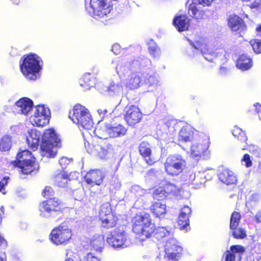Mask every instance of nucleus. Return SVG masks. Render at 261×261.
<instances>
[{"mask_svg":"<svg viewBox=\"0 0 261 261\" xmlns=\"http://www.w3.org/2000/svg\"><path fill=\"white\" fill-rule=\"evenodd\" d=\"M132 230L136 234L137 239L143 242L153 237L158 241L170 237L171 232L165 227H156L152 224L150 214L140 212L132 218Z\"/></svg>","mask_w":261,"mask_h":261,"instance_id":"f257e3e1","label":"nucleus"},{"mask_svg":"<svg viewBox=\"0 0 261 261\" xmlns=\"http://www.w3.org/2000/svg\"><path fill=\"white\" fill-rule=\"evenodd\" d=\"M43 61L35 53L24 55L20 59L19 68L23 75L28 80L35 81L42 68Z\"/></svg>","mask_w":261,"mask_h":261,"instance_id":"f03ea898","label":"nucleus"},{"mask_svg":"<svg viewBox=\"0 0 261 261\" xmlns=\"http://www.w3.org/2000/svg\"><path fill=\"white\" fill-rule=\"evenodd\" d=\"M61 142L54 128L44 130L41 137L40 153L42 156L53 158L57 154L58 149L61 148Z\"/></svg>","mask_w":261,"mask_h":261,"instance_id":"7ed1b4c3","label":"nucleus"},{"mask_svg":"<svg viewBox=\"0 0 261 261\" xmlns=\"http://www.w3.org/2000/svg\"><path fill=\"white\" fill-rule=\"evenodd\" d=\"M11 164L14 167L18 168L20 173L25 175L30 174L39 168L35 158L28 149L19 151L16 154V160Z\"/></svg>","mask_w":261,"mask_h":261,"instance_id":"20e7f679","label":"nucleus"},{"mask_svg":"<svg viewBox=\"0 0 261 261\" xmlns=\"http://www.w3.org/2000/svg\"><path fill=\"white\" fill-rule=\"evenodd\" d=\"M70 118L73 123L86 129H90L93 122L89 111L85 107L76 104L73 108Z\"/></svg>","mask_w":261,"mask_h":261,"instance_id":"39448f33","label":"nucleus"},{"mask_svg":"<svg viewBox=\"0 0 261 261\" xmlns=\"http://www.w3.org/2000/svg\"><path fill=\"white\" fill-rule=\"evenodd\" d=\"M72 237V230L64 223H62L51 230L49 239L56 246L66 245L69 243Z\"/></svg>","mask_w":261,"mask_h":261,"instance_id":"423d86ee","label":"nucleus"},{"mask_svg":"<svg viewBox=\"0 0 261 261\" xmlns=\"http://www.w3.org/2000/svg\"><path fill=\"white\" fill-rule=\"evenodd\" d=\"M85 147L89 153L95 154L101 159H105L114 151L113 142L107 138L95 144L88 142Z\"/></svg>","mask_w":261,"mask_h":261,"instance_id":"0eeeda50","label":"nucleus"},{"mask_svg":"<svg viewBox=\"0 0 261 261\" xmlns=\"http://www.w3.org/2000/svg\"><path fill=\"white\" fill-rule=\"evenodd\" d=\"M62 201L56 197L42 201L39 204L40 215L43 217H55L62 213Z\"/></svg>","mask_w":261,"mask_h":261,"instance_id":"6e6552de","label":"nucleus"},{"mask_svg":"<svg viewBox=\"0 0 261 261\" xmlns=\"http://www.w3.org/2000/svg\"><path fill=\"white\" fill-rule=\"evenodd\" d=\"M98 219L101 226L106 229L115 227L119 222V218L113 212L109 203H105L100 206Z\"/></svg>","mask_w":261,"mask_h":261,"instance_id":"1a4fd4ad","label":"nucleus"},{"mask_svg":"<svg viewBox=\"0 0 261 261\" xmlns=\"http://www.w3.org/2000/svg\"><path fill=\"white\" fill-rule=\"evenodd\" d=\"M185 163V160L181 155H170L166 158L164 163L165 171L168 175L177 176L183 170Z\"/></svg>","mask_w":261,"mask_h":261,"instance_id":"9d476101","label":"nucleus"},{"mask_svg":"<svg viewBox=\"0 0 261 261\" xmlns=\"http://www.w3.org/2000/svg\"><path fill=\"white\" fill-rule=\"evenodd\" d=\"M182 248L177 244V241L170 238L164 245L165 255L162 261H177L182 255Z\"/></svg>","mask_w":261,"mask_h":261,"instance_id":"9b49d317","label":"nucleus"},{"mask_svg":"<svg viewBox=\"0 0 261 261\" xmlns=\"http://www.w3.org/2000/svg\"><path fill=\"white\" fill-rule=\"evenodd\" d=\"M143 113L138 106L130 105H127L124 109V119L127 124L135 127L140 123L143 119Z\"/></svg>","mask_w":261,"mask_h":261,"instance_id":"f8f14e48","label":"nucleus"},{"mask_svg":"<svg viewBox=\"0 0 261 261\" xmlns=\"http://www.w3.org/2000/svg\"><path fill=\"white\" fill-rule=\"evenodd\" d=\"M90 5L93 10V15L96 18L104 17L112 9V5L110 0H90Z\"/></svg>","mask_w":261,"mask_h":261,"instance_id":"ddd939ff","label":"nucleus"},{"mask_svg":"<svg viewBox=\"0 0 261 261\" xmlns=\"http://www.w3.org/2000/svg\"><path fill=\"white\" fill-rule=\"evenodd\" d=\"M49 110L43 105H38L35 107L32 116V124L34 126L43 127L49 123Z\"/></svg>","mask_w":261,"mask_h":261,"instance_id":"4468645a","label":"nucleus"},{"mask_svg":"<svg viewBox=\"0 0 261 261\" xmlns=\"http://www.w3.org/2000/svg\"><path fill=\"white\" fill-rule=\"evenodd\" d=\"M228 26L239 37H243L247 31V25L243 18L237 15H230L227 19Z\"/></svg>","mask_w":261,"mask_h":261,"instance_id":"2eb2a0df","label":"nucleus"},{"mask_svg":"<svg viewBox=\"0 0 261 261\" xmlns=\"http://www.w3.org/2000/svg\"><path fill=\"white\" fill-rule=\"evenodd\" d=\"M126 240L125 231L114 229L110 232L107 238L108 243L114 248L122 247Z\"/></svg>","mask_w":261,"mask_h":261,"instance_id":"dca6fc26","label":"nucleus"},{"mask_svg":"<svg viewBox=\"0 0 261 261\" xmlns=\"http://www.w3.org/2000/svg\"><path fill=\"white\" fill-rule=\"evenodd\" d=\"M105 175L99 170L93 169L89 171L84 176V181L91 187L100 186L102 182Z\"/></svg>","mask_w":261,"mask_h":261,"instance_id":"f3484780","label":"nucleus"},{"mask_svg":"<svg viewBox=\"0 0 261 261\" xmlns=\"http://www.w3.org/2000/svg\"><path fill=\"white\" fill-rule=\"evenodd\" d=\"M196 129L189 124L183 126L178 134L179 142L186 143L192 141L195 138Z\"/></svg>","mask_w":261,"mask_h":261,"instance_id":"a211bd4d","label":"nucleus"},{"mask_svg":"<svg viewBox=\"0 0 261 261\" xmlns=\"http://www.w3.org/2000/svg\"><path fill=\"white\" fill-rule=\"evenodd\" d=\"M196 45V47L201 50L204 58L208 61L212 62L220 54L219 53L217 52L216 50L213 49L212 47L205 43L197 41Z\"/></svg>","mask_w":261,"mask_h":261,"instance_id":"6ab92c4d","label":"nucleus"},{"mask_svg":"<svg viewBox=\"0 0 261 261\" xmlns=\"http://www.w3.org/2000/svg\"><path fill=\"white\" fill-rule=\"evenodd\" d=\"M140 154L144 159L148 165H152L155 163L153 158H151L152 151L150 144L146 141L142 142L139 146Z\"/></svg>","mask_w":261,"mask_h":261,"instance_id":"aec40b11","label":"nucleus"},{"mask_svg":"<svg viewBox=\"0 0 261 261\" xmlns=\"http://www.w3.org/2000/svg\"><path fill=\"white\" fill-rule=\"evenodd\" d=\"M41 135V132L36 129L29 132V135L27 137V143L33 151L38 149Z\"/></svg>","mask_w":261,"mask_h":261,"instance_id":"412c9836","label":"nucleus"},{"mask_svg":"<svg viewBox=\"0 0 261 261\" xmlns=\"http://www.w3.org/2000/svg\"><path fill=\"white\" fill-rule=\"evenodd\" d=\"M173 24L178 32H184L189 29L190 19L186 15H179L174 17Z\"/></svg>","mask_w":261,"mask_h":261,"instance_id":"4be33fe9","label":"nucleus"},{"mask_svg":"<svg viewBox=\"0 0 261 261\" xmlns=\"http://www.w3.org/2000/svg\"><path fill=\"white\" fill-rule=\"evenodd\" d=\"M127 129L121 124L109 126L106 128V132L111 138L121 137L126 135Z\"/></svg>","mask_w":261,"mask_h":261,"instance_id":"5701e85b","label":"nucleus"},{"mask_svg":"<svg viewBox=\"0 0 261 261\" xmlns=\"http://www.w3.org/2000/svg\"><path fill=\"white\" fill-rule=\"evenodd\" d=\"M191 214V209L188 206H184L180 211L177 223L180 229H184L189 225V217Z\"/></svg>","mask_w":261,"mask_h":261,"instance_id":"b1692460","label":"nucleus"},{"mask_svg":"<svg viewBox=\"0 0 261 261\" xmlns=\"http://www.w3.org/2000/svg\"><path fill=\"white\" fill-rule=\"evenodd\" d=\"M220 180L226 185H236L237 179L234 173L227 169L223 170L219 174Z\"/></svg>","mask_w":261,"mask_h":261,"instance_id":"393cba45","label":"nucleus"},{"mask_svg":"<svg viewBox=\"0 0 261 261\" xmlns=\"http://www.w3.org/2000/svg\"><path fill=\"white\" fill-rule=\"evenodd\" d=\"M15 105L21 114L27 115L32 109L33 102L28 97H23L17 100Z\"/></svg>","mask_w":261,"mask_h":261,"instance_id":"a878e982","label":"nucleus"},{"mask_svg":"<svg viewBox=\"0 0 261 261\" xmlns=\"http://www.w3.org/2000/svg\"><path fill=\"white\" fill-rule=\"evenodd\" d=\"M142 75L140 72L131 73L127 80L126 87L130 90H134L139 88L141 85Z\"/></svg>","mask_w":261,"mask_h":261,"instance_id":"bb28decb","label":"nucleus"},{"mask_svg":"<svg viewBox=\"0 0 261 261\" xmlns=\"http://www.w3.org/2000/svg\"><path fill=\"white\" fill-rule=\"evenodd\" d=\"M252 66V59L245 54L240 55L237 60L236 66L242 71L249 70Z\"/></svg>","mask_w":261,"mask_h":261,"instance_id":"cd10ccee","label":"nucleus"},{"mask_svg":"<svg viewBox=\"0 0 261 261\" xmlns=\"http://www.w3.org/2000/svg\"><path fill=\"white\" fill-rule=\"evenodd\" d=\"M245 248L240 245H233L230 246V250L225 252V261H234L236 259L235 254L238 253L240 256L245 252Z\"/></svg>","mask_w":261,"mask_h":261,"instance_id":"c85d7f7f","label":"nucleus"},{"mask_svg":"<svg viewBox=\"0 0 261 261\" xmlns=\"http://www.w3.org/2000/svg\"><path fill=\"white\" fill-rule=\"evenodd\" d=\"M105 240L102 235L94 236L90 243V249L97 252H101L105 246Z\"/></svg>","mask_w":261,"mask_h":261,"instance_id":"c756f323","label":"nucleus"},{"mask_svg":"<svg viewBox=\"0 0 261 261\" xmlns=\"http://www.w3.org/2000/svg\"><path fill=\"white\" fill-rule=\"evenodd\" d=\"M70 180L69 175L63 170L60 171L54 177L55 184L59 187H65Z\"/></svg>","mask_w":261,"mask_h":261,"instance_id":"7c9ffc66","label":"nucleus"},{"mask_svg":"<svg viewBox=\"0 0 261 261\" xmlns=\"http://www.w3.org/2000/svg\"><path fill=\"white\" fill-rule=\"evenodd\" d=\"M188 12L190 16L196 19H202L205 15V11L200 10L196 4L193 3L189 5Z\"/></svg>","mask_w":261,"mask_h":261,"instance_id":"2f4dec72","label":"nucleus"},{"mask_svg":"<svg viewBox=\"0 0 261 261\" xmlns=\"http://www.w3.org/2000/svg\"><path fill=\"white\" fill-rule=\"evenodd\" d=\"M150 210L155 217H159L166 214V206L165 204L154 202L151 204Z\"/></svg>","mask_w":261,"mask_h":261,"instance_id":"473e14b6","label":"nucleus"},{"mask_svg":"<svg viewBox=\"0 0 261 261\" xmlns=\"http://www.w3.org/2000/svg\"><path fill=\"white\" fill-rule=\"evenodd\" d=\"M95 82V78L90 73H85L79 81L81 86L87 89L93 87Z\"/></svg>","mask_w":261,"mask_h":261,"instance_id":"72a5a7b5","label":"nucleus"},{"mask_svg":"<svg viewBox=\"0 0 261 261\" xmlns=\"http://www.w3.org/2000/svg\"><path fill=\"white\" fill-rule=\"evenodd\" d=\"M161 187L165 191L164 192L166 193L168 198L177 196L179 192L178 188L171 182H166L163 186H161Z\"/></svg>","mask_w":261,"mask_h":261,"instance_id":"f704fd0d","label":"nucleus"},{"mask_svg":"<svg viewBox=\"0 0 261 261\" xmlns=\"http://www.w3.org/2000/svg\"><path fill=\"white\" fill-rule=\"evenodd\" d=\"M233 136L237 138L241 143L244 144L242 149L244 150L246 149L247 141L248 140L246 133L238 127H235L232 130Z\"/></svg>","mask_w":261,"mask_h":261,"instance_id":"c9c22d12","label":"nucleus"},{"mask_svg":"<svg viewBox=\"0 0 261 261\" xmlns=\"http://www.w3.org/2000/svg\"><path fill=\"white\" fill-rule=\"evenodd\" d=\"M206 150L205 145L200 143H193L191 146V154L193 157H198L203 154Z\"/></svg>","mask_w":261,"mask_h":261,"instance_id":"e433bc0d","label":"nucleus"},{"mask_svg":"<svg viewBox=\"0 0 261 261\" xmlns=\"http://www.w3.org/2000/svg\"><path fill=\"white\" fill-rule=\"evenodd\" d=\"M12 137L9 135L3 136L0 140V150L7 151L9 150L12 146Z\"/></svg>","mask_w":261,"mask_h":261,"instance_id":"4c0bfd02","label":"nucleus"},{"mask_svg":"<svg viewBox=\"0 0 261 261\" xmlns=\"http://www.w3.org/2000/svg\"><path fill=\"white\" fill-rule=\"evenodd\" d=\"M241 219V215L240 213L235 211L232 212L230 219L229 228H234L236 227H238Z\"/></svg>","mask_w":261,"mask_h":261,"instance_id":"58836bf2","label":"nucleus"},{"mask_svg":"<svg viewBox=\"0 0 261 261\" xmlns=\"http://www.w3.org/2000/svg\"><path fill=\"white\" fill-rule=\"evenodd\" d=\"M164 192L161 186L156 188L152 193L153 199L158 201H162L168 198Z\"/></svg>","mask_w":261,"mask_h":261,"instance_id":"ea45409f","label":"nucleus"},{"mask_svg":"<svg viewBox=\"0 0 261 261\" xmlns=\"http://www.w3.org/2000/svg\"><path fill=\"white\" fill-rule=\"evenodd\" d=\"M233 237L237 239H242L246 236V232L245 229L236 227L234 228H230Z\"/></svg>","mask_w":261,"mask_h":261,"instance_id":"a19ab883","label":"nucleus"},{"mask_svg":"<svg viewBox=\"0 0 261 261\" xmlns=\"http://www.w3.org/2000/svg\"><path fill=\"white\" fill-rule=\"evenodd\" d=\"M253 51L257 54L261 53V40L258 39H252L249 42Z\"/></svg>","mask_w":261,"mask_h":261,"instance_id":"79ce46f5","label":"nucleus"},{"mask_svg":"<svg viewBox=\"0 0 261 261\" xmlns=\"http://www.w3.org/2000/svg\"><path fill=\"white\" fill-rule=\"evenodd\" d=\"M122 86L119 83L112 82L108 88V91L110 93H118L122 90Z\"/></svg>","mask_w":261,"mask_h":261,"instance_id":"37998d69","label":"nucleus"},{"mask_svg":"<svg viewBox=\"0 0 261 261\" xmlns=\"http://www.w3.org/2000/svg\"><path fill=\"white\" fill-rule=\"evenodd\" d=\"M55 192L53 188L49 186H46L44 188L42 192V195L44 198L47 199L51 198V197L54 195Z\"/></svg>","mask_w":261,"mask_h":261,"instance_id":"c03bdc74","label":"nucleus"},{"mask_svg":"<svg viewBox=\"0 0 261 261\" xmlns=\"http://www.w3.org/2000/svg\"><path fill=\"white\" fill-rule=\"evenodd\" d=\"M252 255L253 258L257 261L261 259V245H259L254 247L252 250Z\"/></svg>","mask_w":261,"mask_h":261,"instance_id":"a18cd8bd","label":"nucleus"},{"mask_svg":"<svg viewBox=\"0 0 261 261\" xmlns=\"http://www.w3.org/2000/svg\"><path fill=\"white\" fill-rule=\"evenodd\" d=\"M148 50L150 54L153 57L158 56L160 53L159 48L156 45L149 46L148 47Z\"/></svg>","mask_w":261,"mask_h":261,"instance_id":"49530a36","label":"nucleus"},{"mask_svg":"<svg viewBox=\"0 0 261 261\" xmlns=\"http://www.w3.org/2000/svg\"><path fill=\"white\" fill-rule=\"evenodd\" d=\"M242 162H244L245 163V166L247 168L250 167L252 166V161L250 159V156L249 154L245 153L243 158L241 160Z\"/></svg>","mask_w":261,"mask_h":261,"instance_id":"de8ad7c7","label":"nucleus"},{"mask_svg":"<svg viewBox=\"0 0 261 261\" xmlns=\"http://www.w3.org/2000/svg\"><path fill=\"white\" fill-rule=\"evenodd\" d=\"M195 3L203 6H210L214 0H193Z\"/></svg>","mask_w":261,"mask_h":261,"instance_id":"09e8293b","label":"nucleus"},{"mask_svg":"<svg viewBox=\"0 0 261 261\" xmlns=\"http://www.w3.org/2000/svg\"><path fill=\"white\" fill-rule=\"evenodd\" d=\"M85 261H100V259L94 256L92 253H88L85 257Z\"/></svg>","mask_w":261,"mask_h":261,"instance_id":"8fccbe9b","label":"nucleus"},{"mask_svg":"<svg viewBox=\"0 0 261 261\" xmlns=\"http://www.w3.org/2000/svg\"><path fill=\"white\" fill-rule=\"evenodd\" d=\"M59 163L62 168H65L69 164V161L66 157H62L59 161Z\"/></svg>","mask_w":261,"mask_h":261,"instance_id":"3c124183","label":"nucleus"},{"mask_svg":"<svg viewBox=\"0 0 261 261\" xmlns=\"http://www.w3.org/2000/svg\"><path fill=\"white\" fill-rule=\"evenodd\" d=\"M121 182L119 181H113L112 183L111 184V190H118L120 189L121 187Z\"/></svg>","mask_w":261,"mask_h":261,"instance_id":"603ef678","label":"nucleus"},{"mask_svg":"<svg viewBox=\"0 0 261 261\" xmlns=\"http://www.w3.org/2000/svg\"><path fill=\"white\" fill-rule=\"evenodd\" d=\"M250 7L252 9H256L261 7V0H254L251 3Z\"/></svg>","mask_w":261,"mask_h":261,"instance_id":"864d4df0","label":"nucleus"},{"mask_svg":"<svg viewBox=\"0 0 261 261\" xmlns=\"http://www.w3.org/2000/svg\"><path fill=\"white\" fill-rule=\"evenodd\" d=\"M9 178V177L8 176L4 177L0 181V192L2 191L3 190H4V187L7 184Z\"/></svg>","mask_w":261,"mask_h":261,"instance_id":"5fc2aeb1","label":"nucleus"},{"mask_svg":"<svg viewBox=\"0 0 261 261\" xmlns=\"http://www.w3.org/2000/svg\"><path fill=\"white\" fill-rule=\"evenodd\" d=\"M254 107H255V111L261 120V104L259 103H256L254 104Z\"/></svg>","mask_w":261,"mask_h":261,"instance_id":"6e6d98bb","label":"nucleus"},{"mask_svg":"<svg viewBox=\"0 0 261 261\" xmlns=\"http://www.w3.org/2000/svg\"><path fill=\"white\" fill-rule=\"evenodd\" d=\"M175 124V122L173 120L168 121L166 122V125L168 127L171 126L173 125V126H172L173 129L169 130L170 132L173 133L175 131V129L173 128V125H174Z\"/></svg>","mask_w":261,"mask_h":261,"instance_id":"4d7b16f0","label":"nucleus"},{"mask_svg":"<svg viewBox=\"0 0 261 261\" xmlns=\"http://www.w3.org/2000/svg\"><path fill=\"white\" fill-rule=\"evenodd\" d=\"M255 31L257 36L261 38V23L257 25L255 29Z\"/></svg>","mask_w":261,"mask_h":261,"instance_id":"13d9d810","label":"nucleus"},{"mask_svg":"<svg viewBox=\"0 0 261 261\" xmlns=\"http://www.w3.org/2000/svg\"><path fill=\"white\" fill-rule=\"evenodd\" d=\"M255 221H256V222H257V223L261 222V214H257L255 216Z\"/></svg>","mask_w":261,"mask_h":261,"instance_id":"bf43d9fd","label":"nucleus"},{"mask_svg":"<svg viewBox=\"0 0 261 261\" xmlns=\"http://www.w3.org/2000/svg\"><path fill=\"white\" fill-rule=\"evenodd\" d=\"M65 261H81L80 259H77V258H73L71 257H68L66 258L65 260Z\"/></svg>","mask_w":261,"mask_h":261,"instance_id":"052dcab7","label":"nucleus"},{"mask_svg":"<svg viewBox=\"0 0 261 261\" xmlns=\"http://www.w3.org/2000/svg\"><path fill=\"white\" fill-rule=\"evenodd\" d=\"M10 1L14 5H18L20 0H10Z\"/></svg>","mask_w":261,"mask_h":261,"instance_id":"680f3d73","label":"nucleus"},{"mask_svg":"<svg viewBox=\"0 0 261 261\" xmlns=\"http://www.w3.org/2000/svg\"><path fill=\"white\" fill-rule=\"evenodd\" d=\"M0 261H7L6 257H2L0 255Z\"/></svg>","mask_w":261,"mask_h":261,"instance_id":"e2e57ef3","label":"nucleus"}]
</instances>
